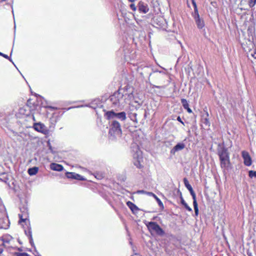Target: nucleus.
<instances>
[{
    "label": "nucleus",
    "mask_w": 256,
    "mask_h": 256,
    "mask_svg": "<svg viewBox=\"0 0 256 256\" xmlns=\"http://www.w3.org/2000/svg\"><path fill=\"white\" fill-rule=\"evenodd\" d=\"M218 154L220 160L221 168L224 170H228L230 166V154L228 150L224 144H218Z\"/></svg>",
    "instance_id": "nucleus-1"
},
{
    "label": "nucleus",
    "mask_w": 256,
    "mask_h": 256,
    "mask_svg": "<svg viewBox=\"0 0 256 256\" xmlns=\"http://www.w3.org/2000/svg\"><path fill=\"white\" fill-rule=\"evenodd\" d=\"M126 94L124 95L122 93L120 90L114 92L109 98V100L112 103V106L114 108L124 107L126 104Z\"/></svg>",
    "instance_id": "nucleus-2"
},
{
    "label": "nucleus",
    "mask_w": 256,
    "mask_h": 256,
    "mask_svg": "<svg viewBox=\"0 0 256 256\" xmlns=\"http://www.w3.org/2000/svg\"><path fill=\"white\" fill-rule=\"evenodd\" d=\"M121 126L115 120H111L109 134L114 138L120 137L122 134Z\"/></svg>",
    "instance_id": "nucleus-3"
},
{
    "label": "nucleus",
    "mask_w": 256,
    "mask_h": 256,
    "mask_svg": "<svg viewBox=\"0 0 256 256\" xmlns=\"http://www.w3.org/2000/svg\"><path fill=\"white\" fill-rule=\"evenodd\" d=\"M105 116L108 120H114L117 118L122 121H124L126 120V113L124 112H115L112 110L107 112Z\"/></svg>",
    "instance_id": "nucleus-4"
},
{
    "label": "nucleus",
    "mask_w": 256,
    "mask_h": 256,
    "mask_svg": "<svg viewBox=\"0 0 256 256\" xmlns=\"http://www.w3.org/2000/svg\"><path fill=\"white\" fill-rule=\"evenodd\" d=\"M148 229L151 232H155L159 236H162L164 232L160 226L156 222H150L146 225Z\"/></svg>",
    "instance_id": "nucleus-5"
},
{
    "label": "nucleus",
    "mask_w": 256,
    "mask_h": 256,
    "mask_svg": "<svg viewBox=\"0 0 256 256\" xmlns=\"http://www.w3.org/2000/svg\"><path fill=\"white\" fill-rule=\"evenodd\" d=\"M241 45L244 50L246 52H250L254 48V44L249 39H244L240 40Z\"/></svg>",
    "instance_id": "nucleus-6"
},
{
    "label": "nucleus",
    "mask_w": 256,
    "mask_h": 256,
    "mask_svg": "<svg viewBox=\"0 0 256 256\" xmlns=\"http://www.w3.org/2000/svg\"><path fill=\"white\" fill-rule=\"evenodd\" d=\"M33 127L36 130L43 134H46L48 132V130L46 126L44 124L40 122L34 124Z\"/></svg>",
    "instance_id": "nucleus-7"
},
{
    "label": "nucleus",
    "mask_w": 256,
    "mask_h": 256,
    "mask_svg": "<svg viewBox=\"0 0 256 256\" xmlns=\"http://www.w3.org/2000/svg\"><path fill=\"white\" fill-rule=\"evenodd\" d=\"M138 8L139 12L144 14H146L149 11V7L147 3L142 0L138 2Z\"/></svg>",
    "instance_id": "nucleus-8"
},
{
    "label": "nucleus",
    "mask_w": 256,
    "mask_h": 256,
    "mask_svg": "<svg viewBox=\"0 0 256 256\" xmlns=\"http://www.w3.org/2000/svg\"><path fill=\"white\" fill-rule=\"evenodd\" d=\"M242 154L244 164L246 166H250L252 164V161L248 152L246 151H242Z\"/></svg>",
    "instance_id": "nucleus-9"
},
{
    "label": "nucleus",
    "mask_w": 256,
    "mask_h": 256,
    "mask_svg": "<svg viewBox=\"0 0 256 256\" xmlns=\"http://www.w3.org/2000/svg\"><path fill=\"white\" fill-rule=\"evenodd\" d=\"M190 194L192 195L193 199V205L194 207V210L195 212L196 216H198V204L196 202V195L195 192H194L193 189L189 190Z\"/></svg>",
    "instance_id": "nucleus-10"
},
{
    "label": "nucleus",
    "mask_w": 256,
    "mask_h": 256,
    "mask_svg": "<svg viewBox=\"0 0 256 256\" xmlns=\"http://www.w3.org/2000/svg\"><path fill=\"white\" fill-rule=\"evenodd\" d=\"M66 176L68 178H72L80 180H85L81 175L75 172H67L66 174Z\"/></svg>",
    "instance_id": "nucleus-11"
},
{
    "label": "nucleus",
    "mask_w": 256,
    "mask_h": 256,
    "mask_svg": "<svg viewBox=\"0 0 256 256\" xmlns=\"http://www.w3.org/2000/svg\"><path fill=\"white\" fill-rule=\"evenodd\" d=\"M194 20L197 28L200 30H202L204 31L205 30L204 28L205 26V24L204 19L200 17Z\"/></svg>",
    "instance_id": "nucleus-12"
},
{
    "label": "nucleus",
    "mask_w": 256,
    "mask_h": 256,
    "mask_svg": "<svg viewBox=\"0 0 256 256\" xmlns=\"http://www.w3.org/2000/svg\"><path fill=\"white\" fill-rule=\"evenodd\" d=\"M185 148V144L182 142H179L176 144L170 150V153L174 154L176 152L181 150Z\"/></svg>",
    "instance_id": "nucleus-13"
},
{
    "label": "nucleus",
    "mask_w": 256,
    "mask_h": 256,
    "mask_svg": "<svg viewBox=\"0 0 256 256\" xmlns=\"http://www.w3.org/2000/svg\"><path fill=\"white\" fill-rule=\"evenodd\" d=\"M50 168L53 170L61 172L63 170L64 167L61 164L56 163H52L50 164Z\"/></svg>",
    "instance_id": "nucleus-14"
},
{
    "label": "nucleus",
    "mask_w": 256,
    "mask_h": 256,
    "mask_svg": "<svg viewBox=\"0 0 256 256\" xmlns=\"http://www.w3.org/2000/svg\"><path fill=\"white\" fill-rule=\"evenodd\" d=\"M128 118L130 119L131 120L133 121L135 124L138 123V120L137 119V114L136 112H128Z\"/></svg>",
    "instance_id": "nucleus-15"
},
{
    "label": "nucleus",
    "mask_w": 256,
    "mask_h": 256,
    "mask_svg": "<svg viewBox=\"0 0 256 256\" xmlns=\"http://www.w3.org/2000/svg\"><path fill=\"white\" fill-rule=\"evenodd\" d=\"M181 102H182V106H183L184 108V109L186 110L187 112L188 113H192V110L189 108V104H188L186 100L184 98H182L181 100Z\"/></svg>",
    "instance_id": "nucleus-16"
},
{
    "label": "nucleus",
    "mask_w": 256,
    "mask_h": 256,
    "mask_svg": "<svg viewBox=\"0 0 256 256\" xmlns=\"http://www.w3.org/2000/svg\"><path fill=\"white\" fill-rule=\"evenodd\" d=\"M126 204L133 212H136L139 210L136 204L130 201L128 202H126Z\"/></svg>",
    "instance_id": "nucleus-17"
},
{
    "label": "nucleus",
    "mask_w": 256,
    "mask_h": 256,
    "mask_svg": "<svg viewBox=\"0 0 256 256\" xmlns=\"http://www.w3.org/2000/svg\"><path fill=\"white\" fill-rule=\"evenodd\" d=\"M38 170V168L36 166L32 167L28 169V172L30 176L36 174Z\"/></svg>",
    "instance_id": "nucleus-18"
},
{
    "label": "nucleus",
    "mask_w": 256,
    "mask_h": 256,
    "mask_svg": "<svg viewBox=\"0 0 256 256\" xmlns=\"http://www.w3.org/2000/svg\"><path fill=\"white\" fill-rule=\"evenodd\" d=\"M184 182L185 186L188 188V190L192 189V186L189 184L188 181V180L186 178H184Z\"/></svg>",
    "instance_id": "nucleus-19"
},
{
    "label": "nucleus",
    "mask_w": 256,
    "mask_h": 256,
    "mask_svg": "<svg viewBox=\"0 0 256 256\" xmlns=\"http://www.w3.org/2000/svg\"><path fill=\"white\" fill-rule=\"evenodd\" d=\"M192 15L194 19L200 17L198 8H194V12L192 13Z\"/></svg>",
    "instance_id": "nucleus-20"
},
{
    "label": "nucleus",
    "mask_w": 256,
    "mask_h": 256,
    "mask_svg": "<svg viewBox=\"0 0 256 256\" xmlns=\"http://www.w3.org/2000/svg\"><path fill=\"white\" fill-rule=\"evenodd\" d=\"M0 180L4 182H6L8 180V178L6 176V174L4 172L0 174Z\"/></svg>",
    "instance_id": "nucleus-21"
},
{
    "label": "nucleus",
    "mask_w": 256,
    "mask_h": 256,
    "mask_svg": "<svg viewBox=\"0 0 256 256\" xmlns=\"http://www.w3.org/2000/svg\"><path fill=\"white\" fill-rule=\"evenodd\" d=\"M248 54V56H252L254 59H256V52L255 50L250 51V52H246Z\"/></svg>",
    "instance_id": "nucleus-22"
},
{
    "label": "nucleus",
    "mask_w": 256,
    "mask_h": 256,
    "mask_svg": "<svg viewBox=\"0 0 256 256\" xmlns=\"http://www.w3.org/2000/svg\"><path fill=\"white\" fill-rule=\"evenodd\" d=\"M177 192L180 195V203L182 204H183L184 203H186V202L184 201V198L182 197V192H180V190H177Z\"/></svg>",
    "instance_id": "nucleus-23"
},
{
    "label": "nucleus",
    "mask_w": 256,
    "mask_h": 256,
    "mask_svg": "<svg viewBox=\"0 0 256 256\" xmlns=\"http://www.w3.org/2000/svg\"><path fill=\"white\" fill-rule=\"evenodd\" d=\"M248 176L250 178H252L253 177L256 178V171L250 170L248 172Z\"/></svg>",
    "instance_id": "nucleus-24"
},
{
    "label": "nucleus",
    "mask_w": 256,
    "mask_h": 256,
    "mask_svg": "<svg viewBox=\"0 0 256 256\" xmlns=\"http://www.w3.org/2000/svg\"><path fill=\"white\" fill-rule=\"evenodd\" d=\"M202 122L207 126H210V122L208 118H205L202 119Z\"/></svg>",
    "instance_id": "nucleus-25"
},
{
    "label": "nucleus",
    "mask_w": 256,
    "mask_h": 256,
    "mask_svg": "<svg viewBox=\"0 0 256 256\" xmlns=\"http://www.w3.org/2000/svg\"><path fill=\"white\" fill-rule=\"evenodd\" d=\"M14 255L16 256H30L29 254L26 252H16Z\"/></svg>",
    "instance_id": "nucleus-26"
},
{
    "label": "nucleus",
    "mask_w": 256,
    "mask_h": 256,
    "mask_svg": "<svg viewBox=\"0 0 256 256\" xmlns=\"http://www.w3.org/2000/svg\"><path fill=\"white\" fill-rule=\"evenodd\" d=\"M154 198L156 199V201H157L160 206H163V204L162 202L156 195L154 196Z\"/></svg>",
    "instance_id": "nucleus-27"
},
{
    "label": "nucleus",
    "mask_w": 256,
    "mask_h": 256,
    "mask_svg": "<svg viewBox=\"0 0 256 256\" xmlns=\"http://www.w3.org/2000/svg\"><path fill=\"white\" fill-rule=\"evenodd\" d=\"M256 3V0H249L248 4L249 6L252 8L254 6Z\"/></svg>",
    "instance_id": "nucleus-28"
},
{
    "label": "nucleus",
    "mask_w": 256,
    "mask_h": 256,
    "mask_svg": "<svg viewBox=\"0 0 256 256\" xmlns=\"http://www.w3.org/2000/svg\"><path fill=\"white\" fill-rule=\"evenodd\" d=\"M184 206L189 212H192V209L190 207L188 204L186 202L184 204H182Z\"/></svg>",
    "instance_id": "nucleus-29"
},
{
    "label": "nucleus",
    "mask_w": 256,
    "mask_h": 256,
    "mask_svg": "<svg viewBox=\"0 0 256 256\" xmlns=\"http://www.w3.org/2000/svg\"><path fill=\"white\" fill-rule=\"evenodd\" d=\"M28 236H29L30 242L31 244H34V242H32V232L29 230L28 232Z\"/></svg>",
    "instance_id": "nucleus-30"
},
{
    "label": "nucleus",
    "mask_w": 256,
    "mask_h": 256,
    "mask_svg": "<svg viewBox=\"0 0 256 256\" xmlns=\"http://www.w3.org/2000/svg\"><path fill=\"white\" fill-rule=\"evenodd\" d=\"M0 56H3L4 58L6 59H8L10 62H12V60L9 58V56L8 55L0 52Z\"/></svg>",
    "instance_id": "nucleus-31"
},
{
    "label": "nucleus",
    "mask_w": 256,
    "mask_h": 256,
    "mask_svg": "<svg viewBox=\"0 0 256 256\" xmlns=\"http://www.w3.org/2000/svg\"><path fill=\"white\" fill-rule=\"evenodd\" d=\"M130 8L134 10V11H136V6H135V4H131L130 6Z\"/></svg>",
    "instance_id": "nucleus-32"
},
{
    "label": "nucleus",
    "mask_w": 256,
    "mask_h": 256,
    "mask_svg": "<svg viewBox=\"0 0 256 256\" xmlns=\"http://www.w3.org/2000/svg\"><path fill=\"white\" fill-rule=\"evenodd\" d=\"M95 177L98 180H100L103 178V176L102 174H96Z\"/></svg>",
    "instance_id": "nucleus-33"
},
{
    "label": "nucleus",
    "mask_w": 256,
    "mask_h": 256,
    "mask_svg": "<svg viewBox=\"0 0 256 256\" xmlns=\"http://www.w3.org/2000/svg\"><path fill=\"white\" fill-rule=\"evenodd\" d=\"M18 216H19V217H20V220H19L20 222H24L26 220V218H23L22 215L19 214Z\"/></svg>",
    "instance_id": "nucleus-34"
},
{
    "label": "nucleus",
    "mask_w": 256,
    "mask_h": 256,
    "mask_svg": "<svg viewBox=\"0 0 256 256\" xmlns=\"http://www.w3.org/2000/svg\"><path fill=\"white\" fill-rule=\"evenodd\" d=\"M146 194L147 195H148L149 196H152L154 198V196L156 195L155 194H154L152 192H146Z\"/></svg>",
    "instance_id": "nucleus-35"
},
{
    "label": "nucleus",
    "mask_w": 256,
    "mask_h": 256,
    "mask_svg": "<svg viewBox=\"0 0 256 256\" xmlns=\"http://www.w3.org/2000/svg\"><path fill=\"white\" fill-rule=\"evenodd\" d=\"M192 1V4L194 6V8H197V5H196V2H195L194 0H191Z\"/></svg>",
    "instance_id": "nucleus-36"
},
{
    "label": "nucleus",
    "mask_w": 256,
    "mask_h": 256,
    "mask_svg": "<svg viewBox=\"0 0 256 256\" xmlns=\"http://www.w3.org/2000/svg\"><path fill=\"white\" fill-rule=\"evenodd\" d=\"M177 120L180 122V123H182V124H184V122L182 120V119L180 118V116H178V118H177Z\"/></svg>",
    "instance_id": "nucleus-37"
},
{
    "label": "nucleus",
    "mask_w": 256,
    "mask_h": 256,
    "mask_svg": "<svg viewBox=\"0 0 256 256\" xmlns=\"http://www.w3.org/2000/svg\"><path fill=\"white\" fill-rule=\"evenodd\" d=\"M48 108L50 110H56L58 109L57 108L54 107V106H48Z\"/></svg>",
    "instance_id": "nucleus-38"
},
{
    "label": "nucleus",
    "mask_w": 256,
    "mask_h": 256,
    "mask_svg": "<svg viewBox=\"0 0 256 256\" xmlns=\"http://www.w3.org/2000/svg\"><path fill=\"white\" fill-rule=\"evenodd\" d=\"M146 191H144V190H140L138 191V194H146Z\"/></svg>",
    "instance_id": "nucleus-39"
},
{
    "label": "nucleus",
    "mask_w": 256,
    "mask_h": 256,
    "mask_svg": "<svg viewBox=\"0 0 256 256\" xmlns=\"http://www.w3.org/2000/svg\"><path fill=\"white\" fill-rule=\"evenodd\" d=\"M160 22L161 21H162V22H163L164 21V19L162 18H160ZM158 25H159V26H162L163 24H162H162H159Z\"/></svg>",
    "instance_id": "nucleus-40"
},
{
    "label": "nucleus",
    "mask_w": 256,
    "mask_h": 256,
    "mask_svg": "<svg viewBox=\"0 0 256 256\" xmlns=\"http://www.w3.org/2000/svg\"><path fill=\"white\" fill-rule=\"evenodd\" d=\"M130 2H133L136 1V0H128Z\"/></svg>",
    "instance_id": "nucleus-41"
},
{
    "label": "nucleus",
    "mask_w": 256,
    "mask_h": 256,
    "mask_svg": "<svg viewBox=\"0 0 256 256\" xmlns=\"http://www.w3.org/2000/svg\"><path fill=\"white\" fill-rule=\"evenodd\" d=\"M159 74H165V73L164 72H158Z\"/></svg>",
    "instance_id": "nucleus-42"
},
{
    "label": "nucleus",
    "mask_w": 256,
    "mask_h": 256,
    "mask_svg": "<svg viewBox=\"0 0 256 256\" xmlns=\"http://www.w3.org/2000/svg\"><path fill=\"white\" fill-rule=\"evenodd\" d=\"M206 116H207V117H208V112H206Z\"/></svg>",
    "instance_id": "nucleus-43"
},
{
    "label": "nucleus",
    "mask_w": 256,
    "mask_h": 256,
    "mask_svg": "<svg viewBox=\"0 0 256 256\" xmlns=\"http://www.w3.org/2000/svg\"><path fill=\"white\" fill-rule=\"evenodd\" d=\"M248 256H252V255L251 254H248Z\"/></svg>",
    "instance_id": "nucleus-44"
},
{
    "label": "nucleus",
    "mask_w": 256,
    "mask_h": 256,
    "mask_svg": "<svg viewBox=\"0 0 256 256\" xmlns=\"http://www.w3.org/2000/svg\"><path fill=\"white\" fill-rule=\"evenodd\" d=\"M6 0H2V2H4L6 1Z\"/></svg>",
    "instance_id": "nucleus-45"
},
{
    "label": "nucleus",
    "mask_w": 256,
    "mask_h": 256,
    "mask_svg": "<svg viewBox=\"0 0 256 256\" xmlns=\"http://www.w3.org/2000/svg\"><path fill=\"white\" fill-rule=\"evenodd\" d=\"M38 256H41L40 255H38Z\"/></svg>",
    "instance_id": "nucleus-46"
}]
</instances>
